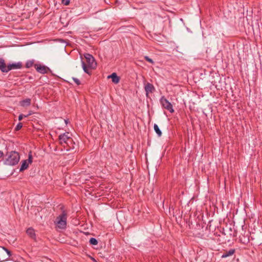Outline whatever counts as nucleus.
<instances>
[{"label":"nucleus","mask_w":262,"mask_h":262,"mask_svg":"<svg viewBox=\"0 0 262 262\" xmlns=\"http://www.w3.org/2000/svg\"><path fill=\"white\" fill-rule=\"evenodd\" d=\"M33 63H34L33 61H31V60L28 61L26 63V67L27 68H29L32 67Z\"/></svg>","instance_id":"18"},{"label":"nucleus","mask_w":262,"mask_h":262,"mask_svg":"<svg viewBox=\"0 0 262 262\" xmlns=\"http://www.w3.org/2000/svg\"><path fill=\"white\" fill-rule=\"evenodd\" d=\"M5 61L3 58H0V70L4 73L5 67Z\"/></svg>","instance_id":"15"},{"label":"nucleus","mask_w":262,"mask_h":262,"mask_svg":"<svg viewBox=\"0 0 262 262\" xmlns=\"http://www.w3.org/2000/svg\"><path fill=\"white\" fill-rule=\"evenodd\" d=\"M35 67L36 71L41 74H46L50 71L49 68L43 65L35 64Z\"/></svg>","instance_id":"7"},{"label":"nucleus","mask_w":262,"mask_h":262,"mask_svg":"<svg viewBox=\"0 0 262 262\" xmlns=\"http://www.w3.org/2000/svg\"><path fill=\"white\" fill-rule=\"evenodd\" d=\"M107 78H111L112 82L115 84L118 83L120 80V77L118 76L116 73H113L112 74L108 75Z\"/></svg>","instance_id":"9"},{"label":"nucleus","mask_w":262,"mask_h":262,"mask_svg":"<svg viewBox=\"0 0 262 262\" xmlns=\"http://www.w3.org/2000/svg\"><path fill=\"white\" fill-rule=\"evenodd\" d=\"M90 243L92 245H97L98 244V241L96 238L92 237L90 239Z\"/></svg>","instance_id":"17"},{"label":"nucleus","mask_w":262,"mask_h":262,"mask_svg":"<svg viewBox=\"0 0 262 262\" xmlns=\"http://www.w3.org/2000/svg\"><path fill=\"white\" fill-rule=\"evenodd\" d=\"M85 58V61L82 60V66L83 70L85 73L91 75L90 70L95 69L97 67V63L94 57L89 53L84 55Z\"/></svg>","instance_id":"1"},{"label":"nucleus","mask_w":262,"mask_h":262,"mask_svg":"<svg viewBox=\"0 0 262 262\" xmlns=\"http://www.w3.org/2000/svg\"><path fill=\"white\" fill-rule=\"evenodd\" d=\"M31 100L30 98H27L20 101V104L21 106H28L31 105Z\"/></svg>","instance_id":"12"},{"label":"nucleus","mask_w":262,"mask_h":262,"mask_svg":"<svg viewBox=\"0 0 262 262\" xmlns=\"http://www.w3.org/2000/svg\"><path fill=\"white\" fill-rule=\"evenodd\" d=\"M21 67L22 63L21 62L13 63L12 64H8L7 66H6V64H5L4 73H7L13 69H20Z\"/></svg>","instance_id":"6"},{"label":"nucleus","mask_w":262,"mask_h":262,"mask_svg":"<svg viewBox=\"0 0 262 262\" xmlns=\"http://www.w3.org/2000/svg\"><path fill=\"white\" fill-rule=\"evenodd\" d=\"M67 216V212L63 210L62 213L56 217L55 223L58 228L61 229L66 228Z\"/></svg>","instance_id":"3"},{"label":"nucleus","mask_w":262,"mask_h":262,"mask_svg":"<svg viewBox=\"0 0 262 262\" xmlns=\"http://www.w3.org/2000/svg\"><path fill=\"white\" fill-rule=\"evenodd\" d=\"M4 156V154L2 151H0V158H1Z\"/></svg>","instance_id":"26"},{"label":"nucleus","mask_w":262,"mask_h":262,"mask_svg":"<svg viewBox=\"0 0 262 262\" xmlns=\"http://www.w3.org/2000/svg\"><path fill=\"white\" fill-rule=\"evenodd\" d=\"M235 252V250L234 249H232L229 250L228 251H225L223 254H222L221 257L222 258H226L227 257L230 256L234 254Z\"/></svg>","instance_id":"11"},{"label":"nucleus","mask_w":262,"mask_h":262,"mask_svg":"<svg viewBox=\"0 0 262 262\" xmlns=\"http://www.w3.org/2000/svg\"><path fill=\"white\" fill-rule=\"evenodd\" d=\"M64 121H65V123L67 124L68 123V121H69L68 120H65Z\"/></svg>","instance_id":"27"},{"label":"nucleus","mask_w":262,"mask_h":262,"mask_svg":"<svg viewBox=\"0 0 262 262\" xmlns=\"http://www.w3.org/2000/svg\"><path fill=\"white\" fill-rule=\"evenodd\" d=\"M20 156L18 152L8 151L5 155L4 163L7 165L14 166L18 164Z\"/></svg>","instance_id":"2"},{"label":"nucleus","mask_w":262,"mask_h":262,"mask_svg":"<svg viewBox=\"0 0 262 262\" xmlns=\"http://www.w3.org/2000/svg\"><path fill=\"white\" fill-rule=\"evenodd\" d=\"M57 148H54V150H55V151H56V150H57Z\"/></svg>","instance_id":"28"},{"label":"nucleus","mask_w":262,"mask_h":262,"mask_svg":"<svg viewBox=\"0 0 262 262\" xmlns=\"http://www.w3.org/2000/svg\"><path fill=\"white\" fill-rule=\"evenodd\" d=\"M160 103L163 108L169 111L171 113L174 112L171 103L164 96L161 98Z\"/></svg>","instance_id":"5"},{"label":"nucleus","mask_w":262,"mask_h":262,"mask_svg":"<svg viewBox=\"0 0 262 262\" xmlns=\"http://www.w3.org/2000/svg\"><path fill=\"white\" fill-rule=\"evenodd\" d=\"M32 156L31 155V152H30L28 155V159L26 160L29 164H31L32 162Z\"/></svg>","instance_id":"20"},{"label":"nucleus","mask_w":262,"mask_h":262,"mask_svg":"<svg viewBox=\"0 0 262 262\" xmlns=\"http://www.w3.org/2000/svg\"><path fill=\"white\" fill-rule=\"evenodd\" d=\"M26 233L28 234V235L30 237L34 240L36 239V234L35 232V230L33 228L30 227L28 228L27 230H26Z\"/></svg>","instance_id":"10"},{"label":"nucleus","mask_w":262,"mask_h":262,"mask_svg":"<svg viewBox=\"0 0 262 262\" xmlns=\"http://www.w3.org/2000/svg\"><path fill=\"white\" fill-rule=\"evenodd\" d=\"M69 134V133H66L60 135L58 137L59 143L63 147H75L74 145L71 146V144L73 143V139L68 136Z\"/></svg>","instance_id":"4"},{"label":"nucleus","mask_w":262,"mask_h":262,"mask_svg":"<svg viewBox=\"0 0 262 262\" xmlns=\"http://www.w3.org/2000/svg\"><path fill=\"white\" fill-rule=\"evenodd\" d=\"M144 59L146 61H147L152 64L154 63V61H153V60L151 58H149L148 56H145Z\"/></svg>","instance_id":"21"},{"label":"nucleus","mask_w":262,"mask_h":262,"mask_svg":"<svg viewBox=\"0 0 262 262\" xmlns=\"http://www.w3.org/2000/svg\"><path fill=\"white\" fill-rule=\"evenodd\" d=\"M3 249L7 252L9 256H11V252L10 251H9L8 249L5 247H3Z\"/></svg>","instance_id":"25"},{"label":"nucleus","mask_w":262,"mask_h":262,"mask_svg":"<svg viewBox=\"0 0 262 262\" xmlns=\"http://www.w3.org/2000/svg\"><path fill=\"white\" fill-rule=\"evenodd\" d=\"M30 115H31V113H29L27 115H24L23 114H20L18 116V120L21 121L23 119L24 117H27Z\"/></svg>","instance_id":"22"},{"label":"nucleus","mask_w":262,"mask_h":262,"mask_svg":"<svg viewBox=\"0 0 262 262\" xmlns=\"http://www.w3.org/2000/svg\"><path fill=\"white\" fill-rule=\"evenodd\" d=\"M62 3L66 6H68L70 4V0H62Z\"/></svg>","instance_id":"24"},{"label":"nucleus","mask_w":262,"mask_h":262,"mask_svg":"<svg viewBox=\"0 0 262 262\" xmlns=\"http://www.w3.org/2000/svg\"><path fill=\"white\" fill-rule=\"evenodd\" d=\"M239 241L242 244L247 245L249 243L250 239L249 237L243 236V237H239Z\"/></svg>","instance_id":"14"},{"label":"nucleus","mask_w":262,"mask_h":262,"mask_svg":"<svg viewBox=\"0 0 262 262\" xmlns=\"http://www.w3.org/2000/svg\"><path fill=\"white\" fill-rule=\"evenodd\" d=\"M23 127V124L21 122H19L17 125L16 126L15 128V131H18L19 130H20L21 127Z\"/></svg>","instance_id":"19"},{"label":"nucleus","mask_w":262,"mask_h":262,"mask_svg":"<svg viewBox=\"0 0 262 262\" xmlns=\"http://www.w3.org/2000/svg\"><path fill=\"white\" fill-rule=\"evenodd\" d=\"M154 129L155 132L157 134L158 137H161L162 136V132L159 128V126L157 124H155L154 125Z\"/></svg>","instance_id":"16"},{"label":"nucleus","mask_w":262,"mask_h":262,"mask_svg":"<svg viewBox=\"0 0 262 262\" xmlns=\"http://www.w3.org/2000/svg\"><path fill=\"white\" fill-rule=\"evenodd\" d=\"M144 89H145V91L146 92V95L147 97L148 96L149 93H151L154 92L155 90L154 85L152 84L148 83V82H147L145 85Z\"/></svg>","instance_id":"8"},{"label":"nucleus","mask_w":262,"mask_h":262,"mask_svg":"<svg viewBox=\"0 0 262 262\" xmlns=\"http://www.w3.org/2000/svg\"><path fill=\"white\" fill-rule=\"evenodd\" d=\"M29 163H28V162H27L26 160H23L22 161V163H21L19 171H23L24 170L27 169L29 166Z\"/></svg>","instance_id":"13"},{"label":"nucleus","mask_w":262,"mask_h":262,"mask_svg":"<svg viewBox=\"0 0 262 262\" xmlns=\"http://www.w3.org/2000/svg\"><path fill=\"white\" fill-rule=\"evenodd\" d=\"M73 80L76 83L77 85H79L81 84V82L79 79L76 78H72Z\"/></svg>","instance_id":"23"}]
</instances>
